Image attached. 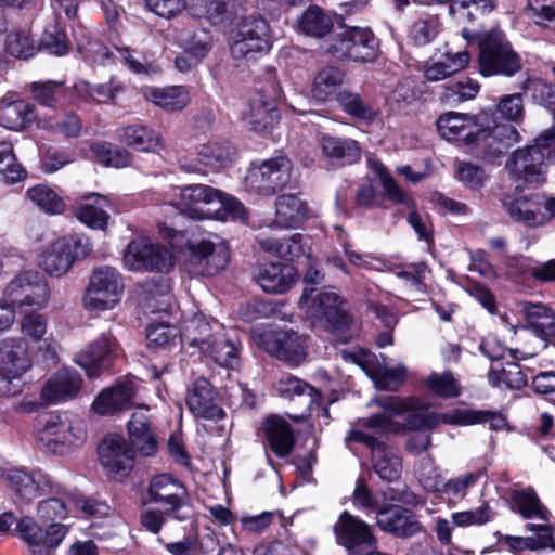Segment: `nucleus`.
<instances>
[{
  "label": "nucleus",
  "instance_id": "58",
  "mask_svg": "<svg viewBox=\"0 0 555 555\" xmlns=\"http://www.w3.org/2000/svg\"><path fill=\"white\" fill-rule=\"evenodd\" d=\"M77 49L87 61L93 63L108 65L115 62L116 59V55H114L102 42L92 39L85 34H81L80 37L77 38Z\"/></svg>",
  "mask_w": 555,
  "mask_h": 555
},
{
  "label": "nucleus",
  "instance_id": "36",
  "mask_svg": "<svg viewBox=\"0 0 555 555\" xmlns=\"http://www.w3.org/2000/svg\"><path fill=\"white\" fill-rule=\"evenodd\" d=\"M109 207L108 199L98 193L87 194L75 201V216L89 228L104 230L107 225L109 215L106 208Z\"/></svg>",
  "mask_w": 555,
  "mask_h": 555
},
{
  "label": "nucleus",
  "instance_id": "2",
  "mask_svg": "<svg viewBox=\"0 0 555 555\" xmlns=\"http://www.w3.org/2000/svg\"><path fill=\"white\" fill-rule=\"evenodd\" d=\"M436 126L441 138L463 142L473 154L488 162L501 158L506 149L519 141V134L511 124L481 128L474 116L457 112L440 115Z\"/></svg>",
  "mask_w": 555,
  "mask_h": 555
},
{
  "label": "nucleus",
  "instance_id": "21",
  "mask_svg": "<svg viewBox=\"0 0 555 555\" xmlns=\"http://www.w3.org/2000/svg\"><path fill=\"white\" fill-rule=\"evenodd\" d=\"M221 191L207 184L194 183L179 188V205L184 215L195 220L218 219L216 203Z\"/></svg>",
  "mask_w": 555,
  "mask_h": 555
},
{
  "label": "nucleus",
  "instance_id": "5",
  "mask_svg": "<svg viewBox=\"0 0 555 555\" xmlns=\"http://www.w3.org/2000/svg\"><path fill=\"white\" fill-rule=\"evenodd\" d=\"M182 341L198 347L201 353L220 366L234 367L238 364V349L223 326L216 320L208 321L203 314H195L184 322Z\"/></svg>",
  "mask_w": 555,
  "mask_h": 555
},
{
  "label": "nucleus",
  "instance_id": "23",
  "mask_svg": "<svg viewBox=\"0 0 555 555\" xmlns=\"http://www.w3.org/2000/svg\"><path fill=\"white\" fill-rule=\"evenodd\" d=\"M149 498L164 507V513L177 519H185L179 512L185 506L188 492L183 483L170 474L154 476L149 485Z\"/></svg>",
  "mask_w": 555,
  "mask_h": 555
},
{
  "label": "nucleus",
  "instance_id": "25",
  "mask_svg": "<svg viewBox=\"0 0 555 555\" xmlns=\"http://www.w3.org/2000/svg\"><path fill=\"white\" fill-rule=\"evenodd\" d=\"M100 463L113 478H124L133 467V451L122 436L107 435L98 448Z\"/></svg>",
  "mask_w": 555,
  "mask_h": 555
},
{
  "label": "nucleus",
  "instance_id": "64",
  "mask_svg": "<svg viewBox=\"0 0 555 555\" xmlns=\"http://www.w3.org/2000/svg\"><path fill=\"white\" fill-rule=\"evenodd\" d=\"M527 7L537 25L555 30V0H528Z\"/></svg>",
  "mask_w": 555,
  "mask_h": 555
},
{
  "label": "nucleus",
  "instance_id": "28",
  "mask_svg": "<svg viewBox=\"0 0 555 555\" xmlns=\"http://www.w3.org/2000/svg\"><path fill=\"white\" fill-rule=\"evenodd\" d=\"M83 379L72 367H64L52 374L41 388V400L46 404H57L75 399L81 391Z\"/></svg>",
  "mask_w": 555,
  "mask_h": 555
},
{
  "label": "nucleus",
  "instance_id": "38",
  "mask_svg": "<svg viewBox=\"0 0 555 555\" xmlns=\"http://www.w3.org/2000/svg\"><path fill=\"white\" fill-rule=\"evenodd\" d=\"M307 202L295 194H282L275 199L273 223L281 229L299 227L308 219Z\"/></svg>",
  "mask_w": 555,
  "mask_h": 555
},
{
  "label": "nucleus",
  "instance_id": "52",
  "mask_svg": "<svg viewBox=\"0 0 555 555\" xmlns=\"http://www.w3.org/2000/svg\"><path fill=\"white\" fill-rule=\"evenodd\" d=\"M333 27V17L326 14L320 7H309L298 20V28L301 33L323 37Z\"/></svg>",
  "mask_w": 555,
  "mask_h": 555
},
{
  "label": "nucleus",
  "instance_id": "51",
  "mask_svg": "<svg viewBox=\"0 0 555 555\" xmlns=\"http://www.w3.org/2000/svg\"><path fill=\"white\" fill-rule=\"evenodd\" d=\"M336 99L344 112L359 121L370 125L378 116V109L365 102L358 93L341 91L337 93Z\"/></svg>",
  "mask_w": 555,
  "mask_h": 555
},
{
  "label": "nucleus",
  "instance_id": "41",
  "mask_svg": "<svg viewBox=\"0 0 555 555\" xmlns=\"http://www.w3.org/2000/svg\"><path fill=\"white\" fill-rule=\"evenodd\" d=\"M141 92L147 102L168 112L181 111L190 103L189 91L182 86L144 87Z\"/></svg>",
  "mask_w": 555,
  "mask_h": 555
},
{
  "label": "nucleus",
  "instance_id": "45",
  "mask_svg": "<svg viewBox=\"0 0 555 555\" xmlns=\"http://www.w3.org/2000/svg\"><path fill=\"white\" fill-rule=\"evenodd\" d=\"M158 541L164 543L170 555H215L218 546V541L212 534H206L201 539L189 535L175 542H165L159 538Z\"/></svg>",
  "mask_w": 555,
  "mask_h": 555
},
{
  "label": "nucleus",
  "instance_id": "40",
  "mask_svg": "<svg viewBox=\"0 0 555 555\" xmlns=\"http://www.w3.org/2000/svg\"><path fill=\"white\" fill-rule=\"evenodd\" d=\"M468 52H446L438 59H430L424 67V77L427 81L436 82L462 70L469 63Z\"/></svg>",
  "mask_w": 555,
  "mask_h": 555
},
{
  "label": "nucleus",
  "instance_id": "14",
  "mask_svg": "<svg viewBox=\"0 0 555 555\" xmlns=\"http://www.w3.org/2000/svg\"><path fill=\"white\" fill-rule=\"evenodd\" d=\"M292 168V162L286 156L251 164L245 177V188L251 194L272 196L289 183Z\"/></svg>",
  "mask_w": 555,
  "mask_h": 555
},
{
  "label": "nucleus",
  "instance_id": "31",
  "mask_svg": "<svg viewBox=\"0 0 555 555\" xmlns=\"http://www.w3.org/2000/svg\"><path fill=\"white\" fill-rule=\"evenodd\" d=\"M186 404L193 415L197 417L220 420L224 416L216 391L206 378H198L193 383L186 396Z\"/></svg>",
  "mask_w": 555,
  "mask_h": 555
},
{
  "label": "nucleus",
  "instance_id": "34",
  "mask_svg": "<svg viewBox=\"0 0 555 555\" xmlns=\"http://www.w3.org/2000/svg\"><path fill=\"white\" fill-rule=\"evenodd\" d=\"M36 119L33 105L8 93L0 99V126L13 131H21Z\"/></svg>",
  "mask_w": 555,
  "mask_h": 555
},
{
  "label": "nucleus",
  "instance_id": "59",
  "mask_svg": "<svg viewBox=\"0 0 555 555\" xmlns=\"http://www.w3.org/2000/svg\"><path fill=\"white\" fill-rule=\"evenodd\" d=\"M5 51L12 56L26 60L38 51V47L27 30H12L5 37Z\"/></svg>",
  "mask_w": 555,
  "mask_h": 555
},
{
  "label": "nucleus",
  "instance_id": "11",
  "mask_svg": "<svg viewBox=\"0 0 555 555\" xmlns=\"http://www.w3.org/2000/svg\"><path fill=\"white\" fill-rule=\"evenodd\" d=\"M124 281L119 272L109 266L95 268L86 286L82 305L89 312L112 310L120 301Z\"/></svg>",
  "mask_w": 555,
  "mask_h": 555
},
{
  "label": "nucleus",
  "instance_id": "37",
  "mask_svg": "<svg viewBox=\"0 0 555 555\" xmlns=\"http://www.w3.org/2000/svg\"><path fill=\"white\" fill-rule=\"evenodd\" d=\"M47 327L46 317L37 311L27 313L21 321L22 334L37 344L39 351L44 352L49 358H54L60 349V344L52 335L47 336Z\"/></svg>",
  "mask_w": 555,
  "mask_h": 555
},
{
  "label": "nucleus",
  "instance_id": "55",
  "mask_svg": "<svg viewBox=\"0 0 555 555\" xmlns=\"http://www.w3.org/2000/svg\"><path fill=\"white\" fill-rule=\"evenodd\" d=\"M179 46L195 61H201L210 51L212 46L211 35L204 30H183L178 36Z\"/></svg>",
  "mask_w": 555,
  "mask_h": 555
},
{
  "label": "nucleus",
  "instance_id": "17",
  "mask_svg": "<svg viewBox=\"0 0 555 555\" xmlns=\"http://www.w3.org/2000/svg\"><path fill=\"white\" fill-rule=\"evenodd\" d=\"M335 541L347 555H366L376 548L372 528L364 520L344 511L333 526Z\"/></svg>",
  "mask_w": 555,
  "mask_h": 555
},
{
  "label": "nucleus",
  "instance_id": "3",
  "mask_svg": "<svg viewBox=\"0 0 555 555\" xmlns=\"http://www.w3.org/2000/svg\"><path fill=\"white\" fill-rule=\"evenodd\" d=\"M299 308L311 319L324 324L337 340L351 339L356 324L346 301L333 287L305 289Z\"/></svg>",
  "mask_w": 555,
  "mask_h": 555
},
{
  "label": "nucleus",
  "instance_id": "46",
  "mask_svg": "<svg viewBox=\"0 0 555 555\" xmlns=\"http://www.w3.org/2000/svg\"><path fill=\"white\" fill-rule=\"evenodd\" d=\"M321 147L327 158L343 164L357 163L361 157L358 142L348 138L323 135L321 138Z\"/></svg>",
  "mask_w": 555,
  "mask_h": 555
},
{
  "label": "nucleus",
  "instance_id": "57",
  "mask_svg": "<svg viewBox=\"0 0 555 555\" xmlns=\"http://www.w3.org/2000/svg\"><path fill=\"white\" fill-rule=\"evenodd\" d=\"M495 517V511L491 503L486 501L475 509L454 512L451 514L452 522L456 527L483 526L492 521Z\"/></svg>",
  "mask_w": 555,
  "mask_h": 555
},
{
  "label": "nucleus",
  "instance_id": "1",
  "mask_svg": "<svg viewBox=\"0 0 555 555\" xmlns=\"http://www.w3.org/2000/svg\"><path fill=\"white\" fill-rule=\"evenodd\" d=\"M382 409L367 418L359 420L346 438L347 442L356 441L369 447L372 451L373 468L380 479L392 482L400 478L402 472L401 459L398 452L380 441L375 435L393 430V416H406L410 429H424L413 427L412 422L418 415H427V403L418 397L377 396L370 405Z\"/></svg>",
  "mask_w": 555,
  "mask_h": 555
},
{
  "label": "nucleus",
  "instance_id": "22",
  "mask_svg": "<svg viewBox=\"0 0 555 555\" xmlns=\"http://www.w3.org/2000/svg\"><path fill=\"white\" fill-rule=\"evenodd\" d=\"M450 425H473L479 423H489L492 429H502L506 426L505 416L501 413L491 411H475L455 409L446 413H429L418 415L417 420L412 422L413 427H437L439 424Z\"/></svg>",
  "mask_w": 555,
  "mask_h": 555
},
{
  "label": "nucleus",
  "instance_id": "49",
  "mask_svg": "<svg viewBox=\"0 0 555 555\" xmlns=\"http://www.w3.org/2000/svg\"><path fill=\"white\" fill-rule=\"evenodd\" d=\"M482 476V469L464 473L441 483L439 491L449 502L457 503L467 496L468 491L479 482Z\"/></svg>",
  "mask_w": 555,
  "mask_h": 555
},
{
  "label": "nucleus",
  "instance_id": "60",
  "mask_svg": "<svg viewBox=\"0 0 555 555\" xmlns=\"http://www.w3.org/2000/svg\"><path fill=\"white\" fill-rule=\"evenodd\" d=\"M0 175L9 183H15L24 179L25 169L17 163L13 146L9 142H0Z\"/></svg>",
  "mask_w": 555,
  "mask_h": 555
},
{
  "label": "nucleus",
  "instance_id": "9",
  "mask_svg": "<svg viewBox=\"0 0 555 555\" xmlns=\"http://www.w3.org/2000/svg\"><path fill=\"white\" fill-rule=\"evenodd\" d=\"M479 72L482 76H513L521 68L520 57L513 51L500 29L485 34L479 41Z\"/></svg>",
  "mask_w": 555,
  "mask_h": 555
},
{
  "label": "nucleus",
  "instance_id": "54",
  "mask_svg": "<svg viewBox=\"0 0 555 555\" xmlns=\"http://www.w3.org/2000/svg\"><path fill=\"white\" fill-rule=\"evenodd\" d=\"M488 379L493 387L519 389L527 384V377L517 363L492 366Z\"/></svg>",
  "mask_w": 555,
  "mask_h": 555
},
{
  "label": "nucleus",
  "instance_id": "6",
  "mask_svg": "<svg viewBox=\"0 0 555 555\" xmlns=\"http://www.w3.org/2000/svg\"><path fill=\"white\" fill-rule=\"evenodd\" d=\"M37 436L47 452L64 455L85 442V423L68 413H50L38 422Z\"/></svg>",
  "mask_w": 555,
  "mask_h": 555
},
{
  "label": "nucleus",
  "instance_id": "7",
  "mask_svg": "<svg viewBox=\"0 0 555 555\" xmlns=\"http://www.w3.org/2000/svg\"><path fill=\"white\" fill-rule=\"evenodd\" d=\"M251 338L260 349L291 367L299 366L307 359L306 336L291 328L260 325L253 328Z\"/></svg>",
  "mask_w": 555,
  "mask_h": 555
},
{
  "label": "nucleus",
  "instance_id": "61",
  "mask_svg": "<svg viewBox=\"0 0 555 555\" xmlns=\"http://www.w3.org/2000/svg\"><path fill=\"white\" fill-rule=\"evenodd\" d=\"M92 151L98 160L107 167L124 168L131 162L130 153L127 150L109 143H95Z\"/></svg>",
  "mask_w": 555,
  "mask_h": 555
},
{
  "label": "nucleus",
  "instance_id": "16",
  "mask_svg": "<svg viewBox=\"0 0 555 555\" xmlns=\"http://www.w3.org/2000/svg\"><path fill=\"white\" fill-rule=\"evenodd\" d=\"M186 270L194 276H214L220 273L230 260L229 245L223 240H202L189 245Z\"/></svg>",
  "mask_w": 555,
  "mask_h": 555
},
{
  "label": "nucleus",
  "instance_id": "13",
  "mask_svg": "<svg viewBox=\"0 0 555 555\" xmlns=\"http://www.w3.org/2000/svg\"><path fill=\"white\" fill-rule=\"evenodd\" d=\"M92 245L83 236H64L55 240L38 257V267L51 278L65 275L74 262L86 258Z\"/></svg>",
  "mask_w": 555,
  "mask_h": 555
},
{
  "label": "nucleus",
  "instance_id": "48",
  "mask_svg": "<svg viewBox=\"0 0 555 555\" xmlns=\"http://www.w3.org/2000/svg\"><path fill=\"white\" fill-rule=\"evenodd\" d=\"M344 74L335 67H324L317 73L311 86L312 98L320 103L332 99L343 83Z\"/></svg>",
  "mask_w": 555,
  "mask_h": 555
},
{
  "label": "nucleus",
  "instance_id": "47",
  "mask_svg": "<svg viewBox=\"0 0 555 555\" xmlns=\"http://www.w3.org/2000/svg\"><path fill=\"white\" fill-rule=\"evenodd\" d=\"M520 306L527 322L540 336L554 338L555 312L551 308L529 301H524Z\"/></svg>",
  "mask_w": 555,
  "mask_h": 555
},
{
  "label": "nucleus",
  "instance_id": "26",
  "mask_svg": "<svg viewBox=\"0 0 555 555\" xmlns=\"http://www.w3.org/2000/svg\"><path fill=\"white\" fill-rule=\"evenodd\" d=\"M8 487L20 500L29 502L42 494L56 492L50 477L40 469L30 473L20 468H9L1 474Z\"/></svg>",
  "mask_w": 555,
  "mask_h": 555
},
{
  "label": "nucleus",
  "instance_id": "8",
  "mask_svg": "<svg viewBox=\"0 0 555 555\" xmlns=\"http://www.w3.org/2000/svg\"><path fill=\"white\" fill-rule=\"evenodd\" d=\"M51 298L48 281L37 271L26 270L16 274L3 291V304L11 310L39 311Z\"/></svg>",
  "mask_w": 555,
  "mask_h": 555
},
{
  "label": "nucleus",
  "instance_id": "20",
  "mask_svg": "<svg viewBox=\"0 0 555 555\" xmlns=\"http://www.w3.org/2000/svg\"><path fill=\"white\" fill-rule=\"evenodd\" d=\"M513 508L524 518L538 519L540 524H527L526 528L539 535L538 546L548 547L553 545L552 529L548 525V511L540 502L532 488L514 490L511 495Z\"/></svg>",
  "mask_w": 555,
  "mask_h": 555
},
{
  "label": "nucleus",
  "instance_id": "4",
  "mask_svg": "<svg viewBox=\"0 0 555 555\" xmlns=\"http://www.w3.org/2000/svg\"><path fill=\"white\" fill-rule=\"evenodd\" d=\"M555 163V126L542 132L534 144L514 151L505 169L515 181L539 186L546 181L548 167Z\"/></svg>",
  "mask_w": 555,
  "mask_h": 555
},
{
  "label": "nucleus",
  "instance_id": "42",
  "mask_svg": "<svg viewBox=\"0 0 555 555\" xmlns=\"http://www.w3.org/2000/svg\"><path fill=\"white\" fill-rule=\"evenodd\" d=\"M262 429L276 456L285 457L291 453L295 439L286 420L276 415L269 416L263 422Z\"/></svg>",
  "mask_w": 555,
  "mask_h": 555
},
{
  "label": "nucleus",
  "instance_id": "39",
  "mask_svg": "<svg viewBox=\"0 0 555 555\" xmlns=\"http://www.w3.org/2000/svg\"><path fill=\"white\" fill-rule=\"evenodd\" d=\"M131 444L142 456H152L157 451V442L151 429L146 410L140 406L128 422Z\"/></svg>",
  "mask_w": 555,
  "mask_h": 555
},
{
  "label": "nucleus",
  "instance_id": "19",
  "mask_svg": "<svg viewBox=\"0 0 555 555\" xmlns=\"http://www.w3.org/2000/svg\"><path fill=\"white\" fill-rule=\"evenodd\" d=\"M140 389L141 382L134 376L117 379L96 395L91 408L98 415H116L134 404Z\"/></svg>",
  "mask_w": 555,
  "mask_h": 555
},
{
  "label": "nucleus",
  "instance_id": "18",
  "mask_svg": "<svg viewBox=\"0 0 555 555\" xmlns=\"http://www.w3.org/2000/svg\"><path fill=\"white\" fill-rule=\"evenodd\" d=\"M327 50L337 59L370 62L378 54V42L370 28L354 26L344 29Z\"/></svg>",
  "mask_w": 555,
  "mask_h": 555
},
{
  "label": "nucleus",
  "instance_id": "44",
  "mask_svg": "<svg viewBox=\"0 0 555 555\" xmlns=\"http://www.w3.org/2000/svg\"><path fill=\"white\" fill-rule=\"evenodd\" d=\"M77 96L87 102L113 103L124 93L126 86L116 77H112L107 82L92 86L86 80H79L74 86Z\"/></svg>",
  "mask_w": 555,
  "mask_h": 555
},
{
  "label": "nucleus",
  "instance_id": "56",
  "mask_svg": "<svg viewBox=\"0 0 555 555\" xmlns=\"http://www.w3.org/2000/svg\"><path fill=\"white\" fill-rule=\"evenodd\" d=\"M424 384L431 392L446 399L456 398L462 391L460 382L450 371L433 372L426 377Z\"/></svg>",
  "mask_w": 555,
  "mask_h": 555
},
{
  "label": "nucleus",
  "instance_id": "50",
  "mask_svg": "<svg viewBox=\"0 0 555 555\" xmlns=\"http://www.w3.org/2000/svg\"><path fill=\"white\" fill-rule=\"evenodd\" d=\"M26 195L36 207L48 215H61L65 211L66 204L63 197L47 184L28 189Z\"/></svg>",
  "mask_w": 555,
  "mask_h": 555
},
{
  "label": "nucleus",
  "instance_id": "33",
  "mask_svg": "<svg viewBox=\"0 0 555 555\" xmlns=\"http://www.w3.org/2000/svg\"><path fill=\"white\" fill-rule=\"evenodd\" d=\"M376 521L382 530L402 538L412 537L422 530L416 517L409 509L399 506H384L378 509Z\"/></svg>",
  "mask_w": 555,
  "mask_h": 555
},
{
  "label": "nucleus",
  "instance_id": "30",
  "mask_svg": "<svg viewBox=\"0 0 555 555\" xmlns=\"http://www.w3.org/2000/svg\"><path fill=\"white\" fill-rule=\"evenodd\" d=\"M271 94H266L262 89H257L249 101L246 120L250 130L257 133H263L270 130L279 120L275 104L278 90L274 83L271 85Z\"/></svg>",
  "mask_w": 555,
  "mask_h": 555
},
{
  "label": "nucleus",
  "instance_id": "35",
  "mask_svg": "<svg viewBox=\"0 0 555 555\" xmlns=\"http://www.w3.org/2000/svg\"><path fill=\"white\" fill-rule=\"evenodd\" d=\"M197 163L192 159L183 158L180 160V168L189 173H198L205 176L207 171L201 167L218 170L230 163V150L218 143L201 144L196 150Z\"/></svg>",
  "mask_w": 555,
  "mask_h": 555
},
{
  "label": "nucleus",
  "instance_id": "62",
  "mask_svg": "<svg viewBox=\"0 0 555 555\" xmlns=\"http://www.w3.org/2000/svg\"><path fill=\"white\" fill-rule=\"evenodd\" d=\"M275 388L279 395L285 398H293L295 396L307 397L308 405L312 404L318 396V392L313 387L293 375L283 376L276 383Z\"/></svg>",
  "mask_w": 555,
  "mask_h": 555
},
{
  "label": "nucleus",
  "instance_id": "27",
  "mask_svg": "<svg viewBox=\"0 0 555 555\" xmlns=\"http://www.w3.org/2000/svg\"><path fill=\"white\" fill-rule=\"evenodd\" d=\"M119 346L109 333L101 335L94 343L77 353L75 363L81 366L90 378L98 377L103 370L111 366Z\"/></svg>",
  "mask_w": 555,
  "mask_h": 555
},
{
  "label": "nucleus",
  "instance_id": "29",
  "mask_svg": "<svg viewBox=\"0 0 555 555\" xmlns=\"http://www.w3.org/2000/svg\"><path fill=\"white\" fill-rule=\"evenodd\" d=\"M502 205L509 218L516 222L528 227H539L547 222V215L543 210V197L539 194H506L502 198Z\"/></svg>",
  "mask_w": 555,
  "mask_h": 555
},
{
  "label": "nucleus",
  "instance_id": "24",
  "mask_svg": "<svg viewBox=\"0 0 555 555\" xmlns=\"http://www.w3.org/2000/svg\"><path fill=\"white\" fill-rule=\"evenodd\" d=\"M124 262L131 271H163L172 266V255L165 247L141 237L128 245Z\"/></svg>",
  "mask_w": 555,
  "mask_h": 555
},
{
  "label": "nucleus",
  "instance_id": "53",
  "mask_svg": "<svg viewBox=\"0 0 555 555\" xmlns=\"http://www.w3.org/2000/svg\"><path fill=\"white\" fill-rule=\"evenodd\" d=\"M16 531L27 544L30 555H53L44 548V529L34 518H21L16 524Z\"/></svg>",
  "mask_w": 555,
  "mask_h": 555
},
{
  "label": "nucleus",
  "instance_id": "15",
  "mask_svg": "<svg viewBox=\"0 0 555 555\" xmlns=\"http://www.w3.org/2000/svg\"><path fill=\"white\" fill-rule=\"evenodd\" d=\"M341 357L344 360L359 365L378 390L397 391L410 374L409 369L403 363L389 366L384 358L380 361L376 354L366 350L343 351Z\"/></svg>",
  "mask_w": 555,
  "mask_h": 555
},
{
  "label": "nucleus",
  "instance_id": "12",
  "mask_svg": "<svg viewBox=\"0 0 555 555\" xmlns=\"http://www.w3.org/2000/svg\"><path fill=\"white\" fill-rule=\"evenodd\" d=\"M271 46L272 36L267 20L259 15H249L237 24L230 49L234 59L250 62L268 53Z\"/></svg>",
  "mask_w": 555,
  "mask_h": 555
},
{
  "label": "nucleus",
  "instance_id": "63",
  "mask_svg": "<svg viewBox=\"0 0 555 555\" xmlns=\"http://www.w3.org/2000/svg\"><path fill=\"white\" fill-rule=\"evenodd\" d=\"M440 30V23L437 16L428 15L421 17L411 27L409 38L415 46L430 43Z\"/></svg>",
  "mask_w": 555,
  "mask_h": 555
},
{
  "label": "nucleus",
  "instance_id": "32",
  "mask_svg": "<svg viewBox=\"0 0 555 555\" xmlns=\"http://www.w3.org/2000/svg\"><path fill=\"white\" fill-rule=\"evenodd\" d=\"M255 278L266 293L283 294L295 284L297 271L289 264L263 262L256 268Z\"/></svg>",
  "mask_w": 555,
  "mask_h": 555
},
{
  "label": "nucleus",
  "instance_id": "10",
  "mask_svg": "<svg viewBox=\"0 0 555 555\" xmlns=\"http://www.w3.org/2000/svg\"><path fill=\"white\" fill-rule=\"evenodd\" d=\"M33 362L23 339H5L0 343V396L14 397L23 391L24 375Z\"/></svg>",
  "mask_w": 555,
  "mask_h": 555
},
{
  "label": "nucleus",
  "instance_id": "43",
  "mask_svg": "<svg viewBox=\"0 0 555 555\" xmlns=\"http://www.w3.org/2000/svg\"><path fill=\"white\" fill-rule=\"evenodd\" d=\"M116 134L120 142L141 152L155 153L163 146L159 134L142 125H129L118 128Z\"/></svg>",
  "mask_w": 555,
  "mask_h": 555
}]
</instances>
